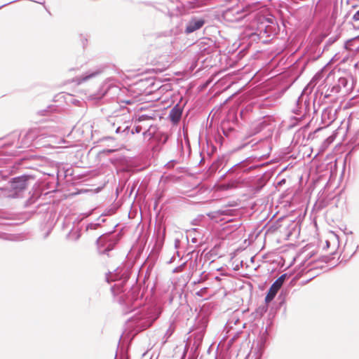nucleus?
Listing matches in <instances>:
<instances>
[{
  "mask_svg": "<svg viewBox=\"0 0 359 359\" xmlns=\"http://www.w3.org/2000/svg\"><path fill=\"white\" fill-rule=\"evenodd\" d=\"M255 10V6L246 4L244 1H238V3L232 7L228 8L225 12L226 17L236 15V19H241L246 16L248 13Z\"/></svg>",
  "mask_w": 359,
  "mask_h": 359,
  "instance_id": "obj_1",
  "label": "nucleus"
},
{
  "mask_svg": "<svg viewBox=\"0 0 359 359\" xmlns=\"http://www.w3.org/2000/svg\"><path fill=\"white\" fill-rule=\"evenodd\" d=\"M285 278V274L280 276L270 287L268 293L266 296V302H271L276 295L278 290L282 287Z\"/></svg>",
  "mask_w": 359,
  "mask_h": 359,
  "instance_id": "obj_2",
  "label": "nucleus"
},
{
  "mask_svg": "<svg viewBox=\"0 0 359 359\" xmlns=\"http://www.w3.org/2000/svg\"><path fill=\"white\" fill-rule=\"evenodd\" d=\"M205 21L202 19L200 20H191L186 27V33L190 34L194 32L196 30L199 29L204 25Z\"/></svg>",
  "mask_w": 359,
  "mask_h": 359,
  "instance_id": "obj_3",
  "label": "nucleus"
},
{
  "mask_svg": "<svg viewBox=\"0 0 359 359\" xmlns=\"http://www.w3.org/2000/svg\"><path fill=\"white\" fill-rule=\"evenodd\" d=\"M27 180L28 177L27 176L16 177L13 179V181L12 182V186L15 189H24L27 187Z\"/></svg>",
  "mask_w": 359,
  "mask_h": 359,
  "instance_id": "obj_4",
  "label": "nucleus"
},
{
  "mask_svg": "<svg viewBox=\"0 0 359 359\" xmlns=\"http://www.w3.org/2000/svg\"><path fill=\"white\" fill-rule=\"evenodd\" d=\"M182 116V111L177 107H174L170 113V118L174 123H177L180 121Z\"/></svg>",
  "mask_w": 359,
  "mask_h": 359,
  "instance_id": "obj_5",
  "label": "nucleus"
},
{
  "mask_svg": "<svg viewBox=\"0 0 359 359\" xmlns=\"http://www.w3.org/2000/svg\"><path fill=\"white\" fill-rule=\"evenodd\" d=\"M96 74H97L96 73H93V74H90V75H88V76H86V77H83V78H82V79H81V81H86L87 79H90V78H91V77H93V76H95Z\"/></svg>",
  "mask_w": 359,
  "mask_h": 359,
  "instance_id": "obj_6",
  "label": "nucleus"
},
{
  "mask_svg": "<svg viewBox=\"0 0 359 359\" xmlns=\"http://www.w3.org/2000/svg\"><path fill=\"white\" fill-rule=\"evenodd\" d=\"M353 20L358 21L359 20V11H358L353 17Z\"/></svg>",
  "mask_w": 359,
  "mask_h": 359,
  "instance_id": "obj_7",
  "label": "nucleus"
},
{
  "mask_svg": "<svg viewBox=\"0 0 359 359\" xmlns=\"http://www.w3.org/2000/svg\"><path fill=\"white\" fill-rule=\"evenodd\" d=\"M121 102L127 104H131L134 102V100H123Z\"/></svg>",
  "mask_w": 359,
  "mask_h": 359,
  "instance_id": "obj_8",
  "label": "nucleus"
},
{
  "mask_svg": "<svg viewBox=\"0 0 359 359\" xmlns=\"http://www.w3.org/2000/svg\"><path fill=\"white\" fill-rule=\"evenodd\" d=\"M227 187H226V186L224 185H222V186H220L218 189H226Z\"/></svg>",
  "mask_w": 359,
  "mask_h": 359,
  "instance_id": "obj_9",
  "label": "nucleus"
}]
</instances>
